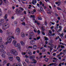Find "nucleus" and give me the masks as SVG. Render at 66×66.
I'll return each instance as SVG.
<instances>
[{"instance_id": "27", "label": "nucleus", "mask_w": 66, "mask_h": 66, "mask_svg": "<svg viewBox=\"0 0 66 66\" xmlns=\"http://www.w3.org/2000/svg\"><path fill=\"white\" fill-rule=\"evenodd\" d=\"M22 63L23 65L24 66H27V64H26V63H25L24 62H23Z\"/></svg>"}, {"instance_id": "29", "label": "nucleus", "mask_w": 66, "mask_h": 66, "mask_svg": "<svg viewBox=\"0 0 66 66\" xmlns=\"http://www.w3.org/2000/svg\"><path fill=\"white\" fill-rule=\"evenodd\" d=\"M44 38L45 39V40H48L49 39H48V38L46 37H44Z\"/></svg>"}, {"instance_id": "28", "label": "nucleus", "mask_w": 66, "mask_h": 66, "mask_svg": "<svg viewBox=\"0 0 66 66\" xmlns=\"http://www.w3.org/2000/svg\"><path fill=\"white\" fill-rule=\"evenodd\" d=\"M2 38L1 37L0 38V44L2 42H2Z\"/></svg>"}, {"instance_id": "33", "label": "nucleus", "mask_w": 66, "mask_h": 66, "mask_svg": "<svg viewBox=\"0 0 66 66\" xmlns=\"http://www.w3.org/2000/svg\"><path fill=\"white\" fill-rule=\"evenodd\" d=\"M45 62H48V59L46 58L45 59Z\"/></svg>"}, {"instance_id": "35", "label": "nucleus", "mask_w": 66, "mask_h": 66, "mask_svg": "<svg viewBox=\"0 0 66 66\" xmlns=\"http://www.w3.org/2000/svg\"><path fill=\"white\" fill-rule=\"evenodd\" d=\"M28 48V49H30V48L32 49V47L31 46H29L28 47V48Z\"/></svg>"}, {"instance_id": "17", "label": "nucleus", "mask_w": 66, "mask_h": 66, "mask_svg": "<svg viewBox=\"0 0 66 66\" xmlns=\"http://www.w3.org/2000/svg\"><path fill=\"white\" fill-rule=\"evenodd\" d=\"M16 60H17L18 62H20V57L18 56H16Z\"/></svg>"}, {"instance_id": "58", "label": "nucleus", "mask_w": 66, "mask_h": 66, "mask_svg": "<svg viewBox=\"0 0 66 66\" xmlns=\"http://www.w3.org/2000/svg\"><path fill=\"white\" fill-rule=\"evenodd\" d=\"M45 44H46V45H47V44H48V41H45Z\"/></svg>"}, {"instance_id": "39", "label": "nucleus", "mask_w": 66, "mask_h": 66, "mask_svg": "<svg viewBox=\"0 0 66 66\" xmlns=\"http://www.w3.org/2000/svg\"><path fill=\"white\" fill-rule=\"evenodd\" d=\"M22 25H23V26H25L26 23H25L24 22H23L22 23Z\"/></svg>"}, {"instance_id": "57", "label": "nucleus", "mask_w": 66, "mask_h": 66, "mask_svg": "<svg viewBox=\"0 0 66 66\" xmlns=\"http://www.w3.org/2000/svg\"><path fill=\"white\" fill-rule=\"evenodd\" d=\"M11 18L12 19H14V16H12V18Z\"/></svg>"}, {"instance_id": "34", "label": "nucleus", "mask_w": 66, "mask_h": 66, "mask_svg": "<svg viewBox=\"0 0 66 66\" xmlns=\"http://www.w3.org/2000/svg\"><path fill=\"white\" fill-rule=\"evenodd\" d=\"M26 54V52H23L22 53V55H25V54Z\"/></svg>"}, {"instance_id": "26", "label": "nucleus", "mask_w": 66, "mask_h": 66, "mask_svg": "<svg viewBox=\"0 0 66 66\" xmlns=\"http://www.w3.org/2000/svg\"><path fill=\"white\" fill-rule=\"evenodd\" d=\"M7 18V14H6L4 17V19H6Z\"/></svg>"}, {"instance_id": "30", "label": "nucleus", "mask_w": 66, "mask_h": 66, "mask_svg": "<svg viewBox=\"0 0 66 66\" xmlns=\"http://www.w3.org/2000/svg\"><path fill=\"white\" fill-rule=\"evenodd\" d=\"M40 10L42 12H44V10L43 9V8L42 7H40Z\"/></svg>"}, {"instance_id": "25", "label": "nucleus", "mask_w": 66, "mask_h": 66, "mask_svg": "<svg viewBox=\"0 0 66 66\" xmlns=\"http://www.w3.org/2000/svg\"><path fill=\"white\" fill-rule=\"evenodd\" d=\"M34 58H35V56H31L30 57V59H34Z\"/></svg>"}, {"instance_id": "41", "label": "nucleus", "mask_w": 66, "mask_h": 66, "mask_svg": "<svg viewBox=\"0 0 66 66\" xmlns=\"http://www.w3.org/2000/svg\"><path fill=\"white\" fill-rule=\"evenodd\" d=\"M61 48H62V49H63V48H64V46L63 45H61Z\"/></svg>"}, {"instance_id": "19", "label": "nucleus", "mask_w": 66, "mask_h": 66, "mask_svg": "<svg viewBox=\"0 0 66 66\" xmlns=\"http://www.w3.org/2000/svg\"><path fill=\"white\" fill-rule=\"evenodd\" d=\"M32 60V61H34V62H31V63H34V64H36L37 63V61L35 60L34 59H33Z\"/></svg>"}, {"instance_id": "53", "label": "nucleus", "mask_w": 66, "mask_h": 66, "mask_svg": "<svg viewBox=\"0 0 66 66\" xmlns=\"http://www.w3.org/2000/svg\"><path fill=\"white\" fill-rule=\"evenodd\" d=\"M25 56L26 57V58H28V55H26Z\"/></svg>"}, {"instance_id": "38", "label": "nucleus", "mask_w": 66, "mask_h": 66, "mask_svg": "<svg viewBox=\"0 0 66 66\" xmlns=\"http://www.w3.org/2000/svg\"><path fill=\"white\" fill-rule=\"evenodd\" d=\"M34 31L35 33H36L37 32V30L36 29H34Z\"/></svg>"}, {"instance_id": "1", "label": "nucleus", "mask_w": 66, "mask_h": 66, "mask_svg": "<svg viewBox=\"0 0 66 66\" xmlns=\"http://www.w3.org/2000/svg\"><path fill=\"white\" fill-rule=\"evenodd\" d=\"M5 48L4 47V43L1 42L0 44V52H3Z\"/></svg>"}, {"instance_id": "8", "label": "nucleus", "mask_w": 66, "mask_h": 66, "mask_svg": "<svg viewBox=\"0 0 66 66\" xmlns=\"http://www.w3.org/2000/svg\"><path fill=\"white\" fill-rule=\"evenodd\" d=\"M51 41H50V42H49V43L48 44V45H50L51 47H52L53 48H56V46L54 45H53V44H51L50 43H51Z\"/></svg>"}, {"instance_id": "48", "label": "nucleus", "mask_w": 66, "mask_h": 66, "mask_svg": "<svg viewBox=\"0 0 66 66\" xmlns=\"http://www.w3.org/2000/svg\"><path fill=\"white\" fill-rule=\"evenodd\" d=\"M55 35V34L53 33V34H51V36H54Z\"/></svg>"}, {"instance_id": "59", "label": "nucleus", "mask_w": 66, "mask_h": 66, "mask_svg": "<svg viewBox=\"0 0 66 66\" xmlns=\"http://www.w3.org/2000/svg\"><path fill=\"white\" fill-rule=\"evenodd\" d=\"M52 24H53V25H54V22H51Z\"/></svg>"}, {"instance_id": "47", "label": "nucleus", "mask_w": 66, "mask_h": 66, "mask_svg": "<svg viewBox=\"0 0 66 66\" xmlns=\"http://www.w3.org/2000/svg\"><path fill=\"white\" fill-rule=\"evenodd\" d=\"M52 63H50L49 64V65H48L47 66H52Z\"/></svg>"}, {"instance_id": "22", "label": "nucleus", "mask_w": 66, "mask_h": 66, "mask_svg": "<svg viewBox=\"0 0 66 66\" xmlns=\"http://www.w3.org/2000/svg\"><path fill=\"white\" fill-rule=\"evenodd\" d=\"M16 43H17V41L15 40H14L12 42V44H13V45L15 44H16Z\"/></svg>"}, {"instance_id": "54", "label": "nucleus", "mask_w": 66, "mask_h": 66, "mask_svg": "<svg viewBox=\"0 0 66 66\" xmlns=\"http://www.w3.org/2000/svg\"><path fill=\"white\" fill-rule=\"evenodd\" d=\"M57 9L58 10H61V9L59 7H57Z\"/></svg>"}, {"instance_id": "55", "label": "nucleus", "mask_w": 66, "mask_h": 66, "mask_svg": "<svg viewBox=\"0 0 66 66\" xmlns=\"http://www.w3.org/2000/svg\"><path fill=\"white\" fill-rule=\"evenodd\" d=\"M35 52H36L35 51H34L33 52V54H35Z\"/></svg>"}, {"instance_id": "63", "label": "nucleus", "mask_w": 66, "mask_h": 66, "mask_svg": "<svg viewBox=\"0 0 66 66\" xmlns=\"http://www.w3.org/2000/svg\"><path fill=\"white\" fill-rule=\"evenodd\" d=\"M43 7H44V9H46V6H44Z\"/></svg>"}, {"instance_id": "44", "label": "nucleus", "mask_w": 66, "mask_h": 66, "mask_svg": "<svg viewBox=\"0 0 66 66\" xmlns=\"http://www.w3.org/2000/svg\"><path fill=\"white\" fill-rule=\"evenodd\" d=\"M11 37L12 38H13V39H15V37H14V36H11Z\"/></svg>"}, {"instance_id": "7", "label": "nucleus", "mask_w": 66, "mask_h": 66, "mask_svg": "<svg viewBox=\"0 0 66 66\" xmlns=\"http://www.w3.org/2000/svg\"><path fill=\"white\" fill-rule=\"evenodd\" d=\"M26 53H28L29 54H30V55H32V53L31 52V51L29 50H28L26 51Z\"/></svg>"}, {"instance_id": "20", "label": "nucleus", "mask_w": 66, "mask_h": 66, "mask_svg": "<svg viewBox=\"0 0 66 66\" xmlns=\"http://www.w3.org/2000/svg\"><path fill=\"white\" fill-rule=\"evenodd\" d=\"M16 32H17L18 33H19L20 32V29L18 28H17L16 29Z\"/></svg>"}, {"instance_id": "2", "label": "nucleus", "mask_w": 66, "mask_h": 66, "mask_svg": "<svg viewBox=\"0 0 66 66\" xmlns=\"http://www.w3.org/2000/svg\"><path fill=\"white\" fill-rule=\"evenodd\" d=\"M10 27L9 23H4L2 26V28L4 30H5L6 29H8Z\"/></svg>"}, {"instance_id": "46", "label": "nucleus", "mask_w": 66, "mask_h": 66, "mask_svg": "<svg viewBox=\"0 0 66 66\" xmlns=\"http://www.w3.org/2000/svg\"><path fill=\"white\" fill-rule=\"evenodd\" d=\"M18 47L19 49H21V47L20 46V45L19 46H18Z\"/></svg>"}, {"instance_id": "24", "label": "nucleus", "mask_w": 66, "mask_h": 66, "mask_svg": "<svg viewBox=\"0 0 66 66\" xmlns=\"http://www.w3.org/2000/svg\"><path fill=\"white\" fill-rule=\"evenodd\" d=\"M25 61L26 63H29V59H26L25 60Z\"/></svg>"}, {"instance_id": "16", "label": "nucleus", "mask_w": 66, "mask_h": 66, "mask_svg": "<svg viewBox=\"0 0 66 66\" xmlns=\"http://www.w3.org/2000/svg\"><path fill=\"white\" fill-rule=\"evenodd\" d=\"M20 43L22 46H25V43L23 42V41H21Z\"/></svg>"}, {"instance_id": "32", "label": "nucleus", "mask_w": 66, "mask_h": 66, "mask_svg": "<svg viewBox=\"0 0 66 66\" xmlns=\"http://www.w3.org/2000/svg\"><path fill=\"white\" fill-rule=\"evenodd\" d=\"M40 38V36L38 37H37V38H36V39H37V40H38Z\"/></svg>"}, {"instance_id": "14", "label": "nucleus", "mask_w": 66, "mask_h": 66, "mask_svg": "<svg viewBox=\"0 0 66 66\" xmlns=\"http://www.w3.org/2000/svg\"><path fill=\"white\" fill-rule=\"evenodd\" d=\"M42 34L43 35H45V34L44 33V30H45V29H44V27H42Z\"/></svg>"}, {"instance_id": "52", "label": "nucleus", "mask_w": 66, "mask_h": 66, "mask_svg": "<svg viewBox=\"0 0 66 66\" xmlns=\"http://www.w3.org/2000/svg\"><path fill=\"white\" fill-rule=\"evenodd\" d=\"M0 33H3V31L1 29H0Z\"/></svg>"}, {"instance_id": "40", "label": "nucleus", "mask_w": 66, "mask_h": 66, "mask_svg": "<svg viewBox=\"0 0 66 66\" xmlns=\"http://www.w3.org/2000/svg\"><path fill=\"white\" fill-rule=\"evenodd\" d=\"M37 32L38 34H40V31H39V30H38Z\"/></svg>"}, {"instance_id": "12", "label": "nucleus", "mask_w": 66, "mask_h": 66, "mask_svg": "<svg viewBox=\"0 0 66 66\" xmlns=\"http://www.w3.org/2000/svg\"><path fill=\"white\" fill-rule=\"evenodd\" d=\"M13 45L15 47H17L18 46H20V44L19 43H18L17 44L15 43Z\"/></svg>"}, {"instance_id": "10", "label": "nucleus", "mask_w": 66, "mask_h": 66, "mask_svg": "<svg viewBox=\"0 0 66 66\" xmlns=\"http://www.w3.org/2000/svg\"><path fill=\"white\" fill-rule=\"evenodd\" d=\"M4 19H0V26H1L2 24L4 22Z\"/></svg>"}, {"instance_id": "5", "label": "nucleus", "mask_w": 66, "mask_h": 66, "mask_svg": "<svg viewBox=\"0 0 66 66\" xmlns=\"http://www.w3.org/2000/svg\"><path fill=\"white\" fill-rule=\"evenodd\" d=\"M24 10L22 8H19V10H18V9H17L16 10V13H20L22 12V11H23Z\"/></svg>"}, {"instance_id": "13", "label": "nucleus", "mask_w": 66, "mask_h": 66, "mask_svg": "<svg viewBox=\"0 0 66 66\" xmlns=\"http://www.w3.org/2000/svg\"><path fill=\"white\" fill-rule=\"evenodd\" d=\"M36 0H32V2H31V3L33 4V5H35L36 3Z\"/></svg>"}, {"instance_id": "9", "label": "nucleus", "mask_w": 66, "mask_h": 66, "mask_svg": "<svg viewBox=\"0 0 66 66\" xmlns=\"http://www.w3.org/2000/svg\"><path fill=\"white\" fill-rule=\"evenodd\" d=\"M58 34L59 36H60V37H61V38H62V39H63V38H64V37H63V36H64V34L63 33L61 34L59 32L58 33Z\"/></svg>"}, {"instance_id": "62", "label": "nucleus", "mask_w": 66, "mask_h": 66, "mask_svg": "<svg viewBox=\"0 0 66 66\" xmlns=\"http://www.w3.org/2000/svg\"><path fill=\"white\" fill-rule=\"evenodd\" d=\"M61 31H62V29H61V28H60V29H59V32H60Z\"/></svg>"}, {"instance_id": "11", "label": "nucleus", "mask_w": 66, "mask_h": 66, "mask_svg": "<svg viewBox=\"0 0 66 66\" xmlns=\"http://www.w3.org/2000/svg\"><path fill=\"white\" fill-rule=\"evenodd\" d=\"M8 58L10 61H12L13 60V57H11L10 55H9Z\"/></svg>"}, {"instance_id": "37", "label": "nucleus", "mask_w": 66, "mask_h": 66, "mask_svg": "<svg viewBox=\"0 0 66 66\" xmlns=\"http://www.w3.org/2000/svg\"><path fill=\"white\" fill-rule=\"evenodd\" d=\"M38 20H42V18L40 17H38Z\"/></svg>"}, {"instance_id": "64", "label": "nucleus", "mask_w": 66, "mask_h": 66, "mask_svg": "<svg viewBox=\"0 0 66 66\" xmlns=\"http://www.w3.org/2000/svg\"><path fill=\"white\" fill-rule=\"evenodd\" d=\"M61 64H62V63H60L59 64V66H61Z\"/></svg>"}, {"instance_id": "42", "label": "nucleus", "mask_w": 66, "mask_h": 66, "mask_svg": "<svg viewBox=\"0 0 66 66\" xmlns=\"http://www.w3.org/2000/svg\"><path fill=\"white\" fill-rule=\"evenodd\" d=\"M2 12L1 11V10L0 11V16H1L2 15Z\"/></svg>"}, {"instance_id": "43", "label": "nucleus", "mask_w": 66, "mask_h": 66, "mask_svg": "<svg viewBox=\"0 0 66 66\" xmlns=\"http://www.w3.org/2000/svg\"><path fill=\"white\" fill-rule=\"evenodd\" d=\"M7 66H11V64L10 63H7Z\"/></svg>"}, {"instance_id": "4", "label": "nucleus", "mask_w": 66, "mask_h": 66, "mask_svg": "<svg viewBox=\"0 0 66 66\" xmlns=\"http://www.w3.org/2000/svg\"><path fill=\"white\" fill-rule=\"evenodd\" d=\"M6 52L5 51H4L2 53H1V55L3 58H5L6 55H5Z\"/></svg>"}, {"instance_id": "18", "label": "nucleus", "mask_w": 66, "mask_h": 66, "mask_svg": "<svg viewBox=\"0 0 66 66\" xmlns=\"http://www.w3.org/2000/svg\"><path fill=\"white\" fill-rule=\"evenodd\" d=\"M33 49L34 50H36V49H37V46L36 45H34L32 47Z\"/></svg>"}, {"instance_id": "50", "label": "nucleus", "mask_w": 66, "mask_h": 66, "mask_svg": "<svg viewBox=\"0 0 66 66\" xmlns=\"http://www.w3.org/2000/svg\"><path fill=\"white\" fill-rule=\"evenodd\" d=\"M49 33L50 34H51V33H52V31H51L50 30H49Z\"/></svg>"}, {"instance_id": "36", "label": "nucleus", "mask_w": 66, "mask_h": 66, "mask_svg": "<svg viewBox=\"0 0 66 66\" xmlns=\"http://www.w3.org/2000/svg\"><path fill=\"white\" fill-rule=\"evenodd\" d=\"M59 38H60V36H57V37H56L55 39H59Z\"/></svg>"}, {"instance_id": "23", "label": "nucleus", "mask_w": 66, "mask_h": 66, "mask_svg": "<svg viewBox=\"0 0 66 66\" xmlns=\"http://www.w3.org/2000/svg\"><path fill=\"white\" fill-rule=\"evenodd\" d=\"M24 34L23 32H22L21 34V37H24Z\"/></svg>"}, {"instance_id": "6", "label": "nucleus", "mask_w": 66, "mask_h": 66, "mask_svg": "<svg viewBox=\"0 0 66 66\" xmlns=\"http://www.w3.org/2000/svg\"><path fill=\"white\" fill-rule=\"evenodd\" d=\"M11 36H9L7 39V42L8 43H11L12 42V38H10L11 37Z\"/></svg>"}, {"instance_id": "56", "label": "nucleus", "mask_w": 66, "mask_h": 66, "mask_svg": "<svg viewBox=\"0 0 66 66\" xmlns=\"http://www.w3.org/2000/svg\"><path fill=\"white\" fill-rule=\"evenodd\" d=\"M53 55L54 56H55L56 55V53H54L53 54Z\"/></svg>"}, {"instance_id": "31", "label": "nucleus", "mask_w": 66, "mask_h": 66, "mask_svg": "<svg viewBox=\"0 0 66 66\" xmlns=\"http://www.w3.org/2000/svg\"><path fill=\"white\" fill-rule=\"evenodd\" d=\"M31 17H32L33 18H35V16L34 15H31L30 16Z\"/></svg>"}, {"instance_id": "60", "label": "nucleus", "mask_w": 66, "mask_h": 66, "mask_svg": "<svg viewBox=\"0 0 66 66\" xmlns=\"http://www.w3.org/2000/svg\"><path fill=\"white\" fill-rule=\"evenodd\" d=\"M14 24H17V22L15 21L14 22Z\"/></svg>"}, {"instance_id": "45", "label": "nucleus", "mask_w": 66, "mask_h": 66, "mask_svg": "<svg viewBox=\"0 0 66 66\" xmlns=\"http://www.w3.org/2000/svg\"><path fill=\"white\" fill-rule=\"evenodd\" d=\"M48 48H49L50 49V50H52V48L51 47H49V46H48Z\"/></svg>"}, {"instance_id": "3", "label": "nucleus", "mask_w": 66, "mask_h": 66, "mask_svg": "<svg viewBox=\"0 0 66 66\" xmlns=\"http://www.w3.org/2000/svg\"><path fill=\"white\" fill-rule=\"evenodd\" d=\"M10 53L16 56L18 55V52L17 50L15 49H12L10 51Z\"/></svg>"}, {"instance_id": "21", "label": "nucleus", "mask_w": 66, "mask_h": 66, "mask_svg": "<svg viewBox=\"0 0 66 66\" xmlns=\"http://www.w3.org/2000/svg\"><path fill=\"white\" fill-rule=\"evenodd\" d=\"M30 43L31 45H34L35 44V42L33 41V40H31L30 42Z\"/></svg>"}, {"instance_id": "61", "label": "nucleus", "mask_w": 66, "mask_h": 66, "mask_svg": "<svg viewBox=\"0 0 66 66\" xmlns=\"http://www.w3.org/2000/svg\"><path fill=\"white\" fill-rule=\"evenodd\" d=\"M42 2H40V5H42Z\"/></svg>"}, {"instance_id": "51", "label": "nucleus", "mask_w": 66, "mask_h": 66, "mask_svg": "<svg viewBox=\"0 0 66 66\" xmlns=\"http://www.w3.org/2000/svg\"><path fill=\"white\" fill-rule=\"evenodd\" d=\"M44 23L45 25L46 26L47 25V22H45Z\"/></svg>"}, {"instance_id": "49", "label": "nucleus", "mask_w": 66, "mask_h": 66, "mask_svg": "<svg viewBox=\"0 0 66 66\" xmlns=\"http://www.w3.org/2000/svg\"><path fill=\"white\" fill-rule=\"evenodd\" d=\"M45 51H46V50H45V49H43L42 50V51L43 52H45Z\"/></svg>"}, {"instance_id": "15", "label": "nucleus", "mask_w": 66, "mask_h": 66, "mask_svg": "<svg viewBox=\"0 0 66 66\" xmlns=\"http://www.w3.org/2000/svg\"><path fill=\"white\" fill-rule=\"evenodd\" d=\"M13 66H22V65L20 63H19L18 64V65H17V64L16 63H15L13 64Z\"/></svg>"}]
</instances>
